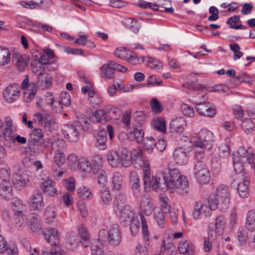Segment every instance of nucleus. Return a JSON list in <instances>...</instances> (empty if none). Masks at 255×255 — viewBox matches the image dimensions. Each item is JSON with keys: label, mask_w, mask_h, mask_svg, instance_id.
I'll return each mask as SVG.
<instances>
[{"label": "nucleus", "mask_w": 255, "mask_h": 255, "mask_svg": "<svg viewBox=\"0 0 255 255\" xmlns=\"http://www.w3.org/2000/svg\"><path fill=\"white\" fill-rule=\"evenodd\" d=\"M68 160L70 164L75 165L81 171L90 173L93 170V164L85 157L78 158L75 154H71L68 156Z\"/></svg>", "instance_id": "nucleus-15"}, {"label": "nucleus", "mask_w": 255, "mask_h": 255, "mask_svg": "<svg viewBox=\"0 0 255 255\" xmlns=\"http://www.w3.org/2000/svg\"><path fill=\"white\" fill-rule=\"evenodd\" d=\"M123 23L127 28H129L134 33H137L139 31L140 24L137 20L131 18H127L125 19Z\"/></svg>", "instance_id": "nucleus-42"}, {"label": "nucleus", "mask_w": 255, "mask_h": 255, "mask_svg": "<svg viewBox=\"0 0 255 255\" xmlns=\"http://www.w3.org/2000/svg\"><path fill=\"white\" fill-rule=\"evenodd\" d=\"M209 202H211L212 208H219L225 211L228 208L230 202V193L228 187L224 185H219L216 193H211L209 197Z\"/></svg>", "instance_id": "nucleus-4"}, {"label": "nucleus", "mask_w": 255, "mask_h": 255, "mask_svg": "<svg viewBox=\"0 0 255 255\" xmlns=\"http://www.w3.org/2000/svg\"><path fill=\"white\" fill-rule=\"evenodd\" d=\"M12 61L19 71H22L26 66L25 59L19 53H14Z\"/></svg>", "instance_id": "nucleus-45"}, {"label": "nucleus", "mask_w": 255, "mask_h": 255, "mask_svg": "<svg viewBox=\"0 0 255 255\" xmlns=\"http://www.w3.org/2000/svg\"><path fill=\"white\" fill-rule=\"evenodd\" d=\"M140 207L141 210L147 216L151 215L154 209L150 198L146 195L142 197Z\"/></svg>", "instance_id": "nucleus-32"}, {"label": "nucleus", "mask_w": 255, "mask_h": 255, "mask_svg": "<svg viewBox=\"0 0 255 255\" xmlns=\"http://www.w3.org/2000/svg\"><path fill=\"white\" fill-rule=\"evenodd\" d=\"M121 165L125 167L129 166L133 161L134 162V166L136 168H142L143 170V180L145 181V177L150 175V167L149 162L142 159L141 153L136 149L131 150L127 148H123L121 151L120 157Z\"/></svg>", "instance_id": "nucleus-2"}, {"label": "nucleus", "mask_w": 255, "mask_h": 255, "mask_svg": "<svg viewBox=\"0 0 255 255\" xmlns=\"http://www.w3.org/2000/svg\"><path fill=\"white\" fill-rule=\"evenodd\" d=\"M26 225L35 233L39 232L42 228L38 215L34 213L26 216Z\"/></svg>", "instance_id": "nucleus-30"}, {"label": "nucleus", "mask_w": 255, "mask_h": 255, "mask_svg": "<svg viewBox=\"0 0 255 255\" xmlns=\"http://www.w3.org/2000/svg\"><path fill=\"white\" fill-rule=\"evenodd\" d=\"M35 53L36 60L31 62V70L33 73L37 74V76H41L44 72V64L47 62V60L44 59V56L39 52L36 51Z\"/></svg>", "instance_id": "nucleus-20"}, {"label": "nucleus", "mask_w": 255, "mask_h": 255, "mask_svg": "<svg viewBox=\"0 0 255 255\" xmlns=\"http://www.w3.org/2000/svg\"><path fill=\"white\" fill-rule=\"evenodd\" d=\"M242 128L247 133H250L254 130V124L250 119H245L242 124Z\"/></svg>", "instance_id": "nucleus-58"}, {"label": "nucleus", "mask_w": 255, "mask_h": 255, "mask_svg": "<svg viewBox=\"0 0 255 255\" xmlns=\"http://www.w3.org/2000/svg\"><path fill=\"white\" fill-rule=\"evenodd\" d=\"M21 87L24 90L23 100L25 102L28 103L34 99L37 91V85L35 83H29L27 77L22 81Z\"/></svg>", "instance_id": "nucleus-17"}, {"label": "nucleus", "mask_w": 255, "mask_h": 255, "mask_svg": "<svg viewBox=\"0 0 255 255\" xmlns=\"http://www.w3.org/2000/svg\"><path fill=\"white\" fill-rule=\"evenodd\" d=\"M71 98L70 96L68 93H64L61 94L60 100L58 102H52L51 105L53 107L55 104H58L60 107L62 105H64L66 107H68L70 105Z\"/></svg>", "instance_id": "nucleus-53"}, {"label": "nucleus", "mask_w": 255, "mask_h": 255, "mask_svg": "<svg viewBox=\"0 0 255 255\" xmlns=\"http://www.w3.org/2000/svg\"><path fill=\"white\" fill-rule=\"evenodd\" d=\"M129 186L134 197L137 198L140 194L141 188L139 176L134 171L130 172L129 175Z\"/></svg>", "instance_id": "nucleus-22"}, {"label": "nucleus", "mask_w": 255, "mask_h": 255, "mask_svg": "<svg viewBox=\"0 0 255 255\" xmlns=\"http://www.w3.org/2000/svg\"><path fill=\"white\" fill-rule=\"evenodd\" d=\"M13 220L16 228L18 230H23L26 227V217L22 211L16 210L13 214Z\"/></svg>", "instance_id": "nucleus-34"}, {"label": "nucleus", "mask_w": 255, "mask_h": 255, "mask_svg": "<svg viewBox=\"0 0 255 255\" xmlns=\"http://www.w3.org/2000/svg\"><path fill=\"white\" fill-rule=\"evenodd\" d=\"M211 202L203 203L197 201L194 203V209L192 212V217L194 220H204L209 218L212 213V211L215 208H211Z\"/></svg>", "instance_id": "nucleus-8"}, {"label": "nucleus", "mask_w": 255, "mask_h": 255, "mask_svg": "<svg viewBox=\"0 0 255 255\" xmlns=\"http://www.w3.org/2000/svg\"><path fill=\"white\" fill-rule=\"evenodd\" d=\"M196 161L194 167V173L195 177L201 184H207L210 181V171L203 162V159H198Z\"/></svg>", "instance_id": "nucleus-11"}, {"label": "nucleus", "mask_w": 255, "mask_h": 255, "mask_svg": "<svg viewBox=\"0 0 255 255\" xmlns=\"http://www.w3.org/2000/svg\"><path fill=\"white\" fill-rule=\"evenodd\" d=\"M81 130L80 124L74 122L71 125H65L62 131L67 139L70 142H75L79 139Z\"/></svg>", "instance_id": "nucleus-13"}, {"label": "nucleus", "mask_w": 255, "mask_h": 255, "mask_svg": "<svg viewBox=\"0 0 255 255\" xmlns=\"http://www.w3.org/2000/svg\"><path fill=\"white\" fill-rule=\"evenodd\" d=\"M233 160L234 169L236 173L234 179H236L237 175H245L242 173L244 165L253 164L254 154L251 148L246 149L244 147H240L238 151L233 154Z\"/></svg>", "instance_id": "nucleus-5"}, {"label": "nucleus", "mask_w": 255, "mask_h": 255, "mask_svg": "<svg viewBox=\"0 0 255 255\" xmlns=\"http://www.w3.org/2000/svg\"><path fill=\"white\" fill-rule=\"evenodd\" d=\"M107 160L110 165L112 167H117L121 165V160L119 155L115 150H111L108 152Z\"/></svg>", "instance_id": "nucleus-39"}, {"label": "nucleus", "mask_w": 255, "mask_h": 255, "mask_svg": "<svg viewBox=\"0 0 255 255\" xmlns=\"http://www.w3.org/2000/svg\"><path fill=\"white\" fill-rule=\"evenodd\" d=\"M131 51L123 47L117 48L115 51V55L118 58L126 60Z\"/></svg>", "instance_id": "nucleus-57"}, {"label": "nucleus", "mask_w": 255, "mask_h": 255, "mask_svg": "<svg viewBox=\"0 0 255 255\" xmlns=\"http://www.w3.org/2000/svg\"><path fill=\"white\" fill-rule=\"evenodd\" d=\"M56 207L53 205L48 206L46 208L45 212V221L50 224L53 222L55 217Z\"/></svg>", "instance_id": "nucleus-49"}, {"label": "nucleus", "mask_w": 255, "mask_h": 255, "mask_svg": "<svg viewBox=\"0 0 255 255\" xmlns=\"http://www.w3.org/2000/svg\"><path fill=\"white\" fill-rule=\"evenodd\" d=\"M246 227L249 231L248 234L250 237H253L255 242V211L251 210L248 212L247 216Z\"/></svg>", "instance_id": "nucleus-29"}, {"label": "nucleus", "mask_w": 255, "mask_h": 255, "mask_svg": "<svg viewBox=\"0 0 255 255\" xmlns=\"http://www.w3.org/2000/svg\"><path fill=\"white\" fill-rule=\"evenodd\" d=\"M146 119V115L143 112L136 111L134 115V124L142 127Z\"/></svg>", "instance_id": "nucleus-56"}, {"label": "nucleus", "mask_w": 255, "mask_h": 255, "mask_svg": "<svg viewBox=\"0 0 255 255\" xmlns=\"http://www.w3.org/2000/svg\"><path fill=\"white\" fill-rule=\"evenodd\" d=\"M40 188L43 193L47 196L54 197L57 194L56 184L51 179L43 180L41 184Z\"/></svg>", "instance_id": "nucleus-24"}, {"label": "nucleus", "mask_w": 255, "mask_h": 255, "mask_svg": "<svg viewBox=\"0 0 255 255\" xmlns=\"http://www.w3.org/2000/svg\"><path fill=\"white\" fill-rule=\"evenodd\" d=\"M195 108L197 112L203 116L213 117L216 114L215 107L209 102L197 103Z\"/></svg>", "instance_id": "nucleus-21"}, {"label": "nucleus", "mask_w": 255, "mask_h": 255, "mask_svg": "<svg viewBox=\"0 0 255 255\" xmlns=\"http://www.w3.org/2000/svg\"><path fill=\"white\" fill-rule=\"evenodd\" d=\"M11 59V53L6 48L0 47V66L8 64Z\"/></svg>", "instance_id": "nucleus-43"}, {"label": "nucleus", "mask_w": 255, "mask_h": 255, "mask_svg": "<svg viewBox=\"0 0 255 255\" xmlns=\"http://www.w3.org/2000/svg\"><path fill=\"white\" fill-rule=\"evenodd\" d=\"M153 126L156 129L162 133L166 132V123L165 121L162 118H158L154 119L153 121Z\"/></svg>", "instance_id": "nucleus-52"}, {"label": "nucleus", "mask_w": 255, "mask_h": 255, "mask_svg": "<svg viewBox=\"0 0 255 255\" xmlns=\"http://www.w3.org/2000/svg\"><path fill=\"white\" fill-rule=\"evenodd\" d=\"M30 173L29 171H24L13 174L12 181L14 188L22 190L27 187L31 178Z\"/></svg>", "instance_id": "nucleus-18"}, {"label": "nucleus", "mask_w": 255, "mask_h": 255, "mask_svg": "<svg viewBox=\"0 0 255 255\" xmlns=\"http://www.w3.org/2000/svg\"><path fill=\"white\" fill-rule=\"evenodd\" d=\"M33 120L38 125L43 126L46 130L50 131L56 124L54 117L47 112L36 113L34 115Z\"/></svg>", "instance_id": "nucleus-12"}, {"label": "nucleus", "mask_w": 255, "mask_h": 255, "mask_svg": "<svg viewBox=\"0 0 255 255\" xmlns=\"http://www.w3.org/2000/svg\"><path fill=\"white\" fill-rule=\"evenodd\" d=\"M44 136L42 130L39 128H35L29 133V139L28 140L27 145L29 149L34 154H39L43 152L41 147H39Z\"/></svg>", "instance_id": "nucleus-9"}, {"label": "nucleus", "mask_w": 255, "mask_h": 255, "mask_svg": "<svg viewBox=\"0 0 255 255\" xmlns=\"http://www.w3.org/2000/svg\"><path fill=\"white\" fill-rule=\"evenodd\" d=\"M214 238H213L212 233H208V237L204 238L203 243L204 251L206 252H210L213 248V244L214 242Z\"/></svg>", "instance_id": "nucleus-54"}, {"label": "nucleus", "mask_w": 255, "mask_h": 255, "mask_svg": "<svg viewBox=\"0 0 255 255\" xmlns=\"http://www.w3.org/2000/svg\"><path fill=\"white\" fill-rule=\"evenodd\" d=\"M0 196L9 200L12 196V187L10 181H2L0 183Z\"/></svg>", "instance_id": "nucleus-33"}, {"label": "nucleus", "mask_w": 255, "mask_h": 255, "mask_svg": "<svg viewBox=\"0 0 255 255\" xmlns=\"http://www.w3.org/2000/svg\"><path fill=\"white\" fill-rule=\"evenodd\" d=\"M196 82L197 79L194 75H189L187 77L186 84H183V86L185 87L187 86V88L189 89H195L196 88H197L202 90L206 89V88L203 86H195V84L196 83Z\"/></svg>", "instance_id": "nucleus-48"}, {"label": "nucleus", "mask_w": 255, "mask_h": 255, "mask_svg": "<svg viewBox=\"0 0 255 255\" xmlns=\"http://www.w3.org/2000/svg\"><path fill=\"white\" fill-rule=\"evenodd\" d=\"M188 152L182 147L176 148L173 153V158L175 162L179 165L186 164L188 161Z\"/></svg>", "instance_id": "nucleus-28"}, {"label": "nucleus", "mask_w": 255, "mask_h": 255, "mask_svg": "<svg viewBox=\"0 0 255 255\" xmlns=\"http://www.w3.org/2000/svg\"><path fill=\"white\" fill-rule=\"evenodd\" d=\"M115 213L119 216L120 220L122 222L128 223L129 221H131V218L134 214L128 205L120 209L119 211L115 212Z\"/></svg>", "instance_id": "nucleus-35"}, {"label": "nucleus", "mask_w": 255, "mask_h": 255, "mask_svg": "<svg viewBox=\"0 0 255 255\" xmlns=\"http://www.w3.org/2000/svg\"><path fill=\"white\" fill-rule=\"evenodd\" d=\"M96 146L100 149L104 150L107 148V133L105 130L101 129L97 136Z\"/></svg>", "instance_id": "nucleus-44"}, {"label": "nucleus", "mask_w": 255, "mask_h": 255, "mask_svg": "<svg viewBox=\"0 0 255 255\" xmlns=\"http://www.w3.org/2000/svg\"><path fill=\"white\" fill-rule=\"evenodd\" d=\"M231 50L234 53V59L235 60L240 59L243 55V53L240 51V47L237 43H233L230 45Z\"/></svg>", "instance_id": "nucleus-62"}, {"label": "nucleus", "mask_w": 255, "mask_h": 255, "mask_svg": "<svg viewBox=\"0 0 255 255\" xmlns=\"http://www.w3.org/2000/svg\"><path fill=\"white\" fill-rule=\"evenodd\" d=\"M29 204L33 210L40 211L44 206L42 193L35 191L29 199Z\"/></svg>", "instance_id": "nucleus-25"}, {"label": "nucleus", "mask_w": 255, "mask_h": 255, "mask_svg": "<svg viewBox=\"0 0 255 255\" xmlns=\"http://www.w3.org/2000/svg\"><path fill=\"white\" fill-rule=\"evenodd\" d=\"M79 243L78 237L74 232H70L67 235L66 247L68 250H74L78 246Z\"/></svg>", "instance_id": "nucleus-37"}, {"label": "nucleus", "mask_w": 255, "mask_h": 255, "mask_svg": "<svg viewBox=\"0 0 255 255\" xmlns=\"http://www.w3.org/2000/svg\"><path fill=\"white\" fill-rule=\"evenodd\" d=\"M248 75L246 73L242 72L238 76L233 77L230 80L231 82H234L235 83L233 85H231L232 87H235L242 83V82H246V78Z\"/></svg>", "instance_id": "nucleus-60"}, {"label": "nucleus", "mask_w": 255, "mask_h": 255, "mask_svg": "<svg viewBox=\"0 0 255 255\" xmlns=\"http://www.w3.org/2000/svg\"><path fill=\"white\" fill-rule=\"evenodd\" d=\"M105 109L109 118V120H118L120 119L122 112L119 107L116 106H108L105 107Z\"/></svg>", "instance_id": "nucleus-38"}, {"label": "nucleus", "mask_w": 255, "mask_h": 255, "mask_svg": "<svg viewBox=\"0 0 255 255\" xmlns=\"http://www.w3.org/2000/svg\"><path fill=\"white\" fill-rule=\"evenodd\" d=\"M144 185L146 191L152 187L154 190L159 188L162 190L176 189L182 195L188 192V182L186 177L181 175L176 169L169 170L168 174L158 172L152 177L150 175L146 176Z\"/></svg>", "instance_id": "nucleus-1"}, {"label": "nucleus", "mask_w": 255, "mask_h": 255, "mask_svg": "<svg viewBox=\"0 0 255 255\" xmlns=\"http://www.w3.org/2000/svg\"><path fill=\"white\" fill-rule=\"evenodd\" d=\"M5 128L4 131V136L6 140H12L14 132L12 130L13 122L10 117L7 116L5 118Z\"/></svg>", "instance_id": "nucleus-40"}, {"label": "nucleus", "mask_w": 255, "mask_h": 255, "mask_svg": "<svg viewBox=\"0 0 255 255\" xmlns=\"http://www.w3.org/2000/svg\"><path fill=\"white\" fill-rule=\"evenodd\" d=\"M178 251L180 254L190 253L191 255L195 251L194 245L187 241L180 242L178 245Z\"/></svg>", "instance_id": "nucleus-46"}, {"label": "nucleus", "mask_w": 255, "mask_h": 255, "mask_svg": "<svg viewBox=\"0 0 255 255\" xmlns=\"http://www.w3.org/2000/svg\"><path fill=\"white\" fill-rule=\"evenodd\" d=\"M123 177L121 173L114 172L111 177V186L114 191H119L121 189Z\"/></svg>", "instance_id": "nucleus-36"}, {"label": "nucleus", "mask_w": 255, "mask_h": 255, "mask_svg": "<svg viewBox=\"0 0 255 255\" xmlns=\"http://www.w3.org/2000/svg\"><path fill=\"white\" fill-rule=\"evenodd\" d=\"M128 223H130V231L133 235L137 234L141 224L143 239L145 242L149 241V232L146 221L141 214H134L131 218V221H129Z\"/></svg>", "instance_id": "nucleus-7"}, {"label": "nucleus", "mask_w": 255, "mask_h": 255, "mask_svg": "<svg viewBox=\"0 0 255 255\" xmlns=\"http://www.w3.org/2000/svg\"><path fill=\"white\" fill-rule=\"evenodd\" d=\"M42 255H68L64 251L62 250L58 247L53 248L50 252L48 251H43Z\"/></svg>", "instance_id": "nucleus-61"}, {"label": "nucleus", "mask_w": 255, "mask_h": 255, "mask_svg": "<svg viewBox=\"0 0 255 255\" xmlns=\"http://www.w3.org/2000/svg\"><path fill=\"white\" fill-rule=\"evenodd\" d=\"M194 144L195 148V158L203 159L204 157V149L209 150L214 144L213 133L206 129H201L195 136Z\"/></svg>", "instance_id": "nucleus-3"}, {"label": "nucleus", "mask_w": 255, "mask_h": 255, "mask_svg": "<svg viewBox=\"0 0 255 255\" xmlns=\"http://www.w3.org/2000/svg\"><path fill=\"white\" fill-rule=\"evenodd\" d=\"M106 244L101 243V241L98 239L95 241L91 247V255H103L104 253V246Z\"/></svg>", "instance_id": "nucleus-47"}, {"label": "nucleus", "mask_w": 255, "mask_h": 255, "mask_svg": "<svg viewBox=\"0 0 255 255\" xmlns=\"http://www.w3.org/2000/svg\"><path fill=\"white\" fill-rule=\"evenodd\" d=\"M20 95V88L16 84L10 85L6 87L3 93L4 98L9 103L13 102L18 99Z\"/></svg>", "instance_id": "nucleus-23"}, {"label": "nucleus", "mask_w": 255, "mask_h": 255, "mask_svg": "<svg viewBox=\"0 0 255 255\" xmlns=\"http://www.w3.org/2000/svg\"><path fill=\"white\" fill-rule=\"evenodd\" d=\"M126 198L125 196L120 194L117 195L113 202V208L115 212L119 211L121 208L127 206L125 205Z\"/></svg>", "instance_id": "nucleus-50"}, {"label": "nucleus", "mask_w": 255, "mask_h": 255, "mask_svg": "<svg viewBox=\"0 0 255 255\" xmlns=\"http://www.w3.org/2000/svg\"><path fill=\"white\" fill-rule=\"evenodd\" d=\"M213 224L215 227V233L220 235H221L224 231L226 225L225 217L223 215L218 216L216 219L215 223Z\"/></svg>", "instance_id": "nucleus-41"}, {"label": "nucleus", "mask_w": 255, "mask_h": 255, "mask_svg": "<svg viewBox=\"0 0 255 255\" xmlns=\"http://www.w3.org/2000/svg\"><path fill=\"white\" fill-rule=\"evenodd\" d=\"M100 69L102 77L107 79H111L114 77L115 70L122 72H125L128 70L127 67L113 61H110L107 64L104 65Z\"/></svg>", "instance_id": "nucleus-16"}, {"label": "nucleus", "mask_w": 255, "mask_h": 255, "mask_svg": "<svg viewBox=\"0 0 255 255\" xmlns=\"http://www.w3.org/2000/svg\"><path fill=\"white\" fill-rule=\"evenodd\" d=\"M150 105L152 111L155 114H159L162 111V107L155 98H153L151 100Z\"/></svg>", "instance_id": "nucleus-63"}, {"label": "nucleus", "mask_w": 255, "mask_h": 255, "mask_svg": "<svg viewBox=\"0 0 255 255\" xmlns=\"http://www.w3.org/2000/svg\"><path fill=\"white\" fill-rule=\"evenodd\" d=\"M99 197L105 205H109L112 201V196L110 190L107 188H103L99 192Z\"/></svg>", "instance_id": "nucleus-51"}, {"label": "nucleus", "mask_w": 255, "mask_h": 255, "mask_svg": "<svg viewBox=\"0 0 255 255\" xmlns=\"http://www.w3.org/2000/svg\"><path fill=\"white\" fill-rule=\"evenodd\" d=\"M98 240L103 244H109L114 247L119 245L121 242V235L119 226L114 224L101 229L99 232Z\"/></svg>", "instance_id": "nucleus-6"}, {"label": "nucleus", "mask_w": 255, "mask_h": 255, "mask_svg": "<svg viewBox=\"0 0 255 255\" xmlns=\"http://www.w3.org/2000/svg\"><path fill=\"white\" fill-rule=\"evenodd\" d=\"M55 144L59 147L54 152L52 166V171H57L58 168H60L65 162V155L62 150V148L66 147L65 141L62 139H58L56 141Z\"/></svg>", "instance_id": "nucleus-14"}, {"label": "nucleus", "mask_w": 255, "mask_h": 255, "mask_svg": "<svg viewBox=\"0 0 255 255\" xmlns=\"http://www.w3.org/2000/svg\"><path fill=\"white\" fill-rule=\"evenodd\" d=\"M160 203L161 205V211L165 214H168L170 210V206L168 204L169 199L166 196H162L160 198Z\"/></svg>", "instance_id": "nucleus-59"}, {"label": "nucleus", "mask_w": 255, "mask_h": 255, "mask_svg": "<svg viewBox=\"0 0 255 255\" xmlns=\"http://www.w3.org/2000/svg\"><path fill=\"white\" fill-rule=\"evenodd\" d=\"M143 144L145 149L150 153L152 152L153 148L155 147V141L152 137H147L144 141Z\"/></svg>", "instance_id": "nucleus-64"}, {"label": "nucleus", "mask_w": 255, "mask_h": 255, "mask_svg": "<svg viewBox=\"0 0 255 255\" xmlns=\"http://www.w3.org/2000/svg\"><path fill=\"white\" fill-rule=\"evenodd\" d=\"M51 83L52 81L50 78L41 77V76H37V82L36 84V85L37 84L41 89H44L49 87L51 85Z\"/></svg>", "instance_id": "nucleus-55"}, {"label": "nucleus", "mask_w": 255, "mask_h": 255, "mask_svg": "<svg viewBox=\"0 0 255 255\" xmlns=\"http://www.w3.org/2000/svg\"><path fill=\"white\" fill-rule=\"evenodd\" d=\"M235 183H238L237 190L240 197H246L249 194L250 178L247 174L237 175L234 179Z\"/></svg>", "instance_id": "nucleus-19"}, {"label": "nucleus", "mask_w": 255, "mask_h": 255, "mask_svg": "<svg viewBox=\"0 0 255 255\" xmlns=\"http://www.w3.org/2000/svg\"><path fill=\"white\" fill-rule=\"evenodd\" d=\"M94 118L100 129L103 130L107 129L110 138L112 139L114 137V129L112 126L108 125L109 122V118L105 108L103 109L96 111L94 115Z\"/></svg>", "instance_id": "nucleus-10"}, {"label": "nucleus", "mask_w": 255, "mask_h": 255, "mask_svg": "<svg viewBox=\"0 0 255 255\" xmlns=\"http://www.w3.org/2000/svg\"><path fill=\"white\" fill-rule=\"evenodd\" d=\"M45 240L51 246L57 247L59 244V233L58 230L54 228H47L44 232Z\"/></svg>", "instance_id": "nucleus-27"}, {"label": "nucleus", "mask_w": 255, "mask_h": 255, "mask_svg": "<svg viewBox=\"0 0 255 255\" xmlns=\"http://www.w3.org/2000/svg\"><path fill=\"white\" fill-rule=\"evenodd\" d=\"M128 138L135 140L137 142H141L144 139V132L142 127L133 124L128 129Z\"/></svg>", "instance_id": "nucleus-26"}, {"label": "nucleus", "mask_w": 255, "mask_h": 255, "mask_svg": "<svg viewBox=\"0 0 255 255\" xmlns=\"http://www.w3.org/2000/svg\"><path fill=\"white\" fill-rule=\"evenodd\" d=\"M185 126L186 122L183 118H176L170 123L169 129L171 132L180 133L183 131Z\"/></svg>", "instance_id": "nucleus-31"}]
</instances>
